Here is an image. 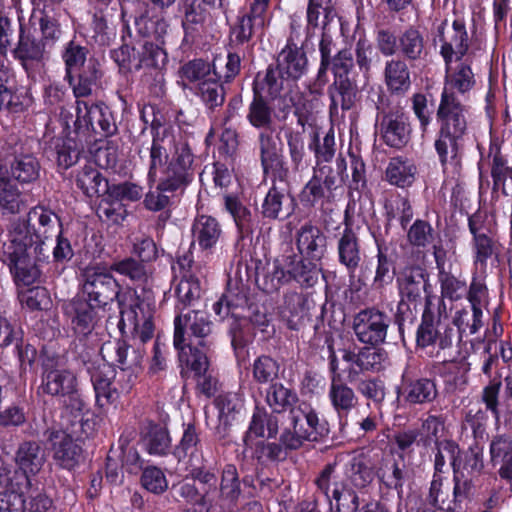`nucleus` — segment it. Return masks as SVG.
<instances>
[{
  "label": "nucleus",
  "instance_id": "nucleus-38",
  "mask_svg": "<svg viewBox=\"0 0 512 512\" xmlns=\"http://www.w3.org/2000/svg\"><path fill=\"white\" fill-rule=\"evenodd\" d=\"M214 405L218 411L219 426L223 429L236 422L244 408L242 397L236 393L218 395L214 400Z\"/></svg>",
  "mask_w": 512,
  "mask_h": 512
},
{
  "label": "nucleus",
  "instance_id": "nucleus-26",
  "mask_svg": "<svg viewBox=\"0 0 512 512\" xmlns=\"http://www.w3.org/2000/svg\"><path fill=\"white\" fill-rule=\"evenodd\" d=\"M193 243L201 250L211 252L222 238V227L219 221L210 215H198L191 227Z\"/></svg>",
  "mask_w": 512,
  "mask_h": 512
},
{
  "label": "nucleus",
  "instance_id": "nucleus-40",
  "mask_svg": "<svg viewBox=\"0 0 512 512\" xmlns=\"http://www.w3.org/2000/svg\"><path fill=\"white\" fill-rule=\"evenodd\" d=\"M328 94L331 100V110H337L339 106L343 110H349L355 103L357 88L349 77L334 78L333 84L328 89Z\"/></svg>",
  "mask_w": 512,
  "mask_h": 512
},
{
  "label": "nucleus",
  "instance_id": "nucleus-54",
  "mask_svg": "<svg viewBox=\"0 0 512 512\" xmlns=\"http://www.w3.org/2000/svg\"><path fill=\"white\" fill-rule=\"evenodd\" d=\"M40 165L32 155L16 156L11 163L12 176L19 182L30 183L39 177Z\"/></svg>",
  "mask_w": 512,
  "mask_h": 512
},
{
  "label": "nucleus",
  "instance_id": "nucleus-47",
  "mask_svg": "<svg viewBox=\"0 0 512 512\" xmlns=\"http://www.w3.org/2000/svg\"><path fill=\"white\" fill-rule=\"evenodd\" d=\"M39 25L44 41L52 44L61 37L62 30L59 23L61 16L60 7L57 4H44L39 10Z\"/></svg>",
  "mask_w": 512,
  "mask_h": 512
},
{
  "label": "nucleus",
  "instance_id": "nucleus-63",
  "mask_svg": "<svg viewBox=\"0 0 512 512\" xmlns=\"http://www.w3.org/2000/svg\"><path fill=\"white\" fill-rule=\"evenodd\" d=\"M296 400V394L282 384H272L266 395L268 405L276 413H281L291 407Z\"/></svg>",
  "mask_w": 512,
  "mask_h": 512
},
{
  "label": "nucleus",
  "instance_id": "nucleus-34",
  "mask_svg": "<svg viewBox=\"0 0 512 512\" xmlns=\"http://www.w3.org/2000/svg\"><path fill=\"white\" fill-rule=\"evenodd\" d=\"M100 77L101 72L98 63L93 59H89L82 70L71 77L65 76V79L72 88L75 98L80 100V98L88 97L92 94Z\"/></svg>",
  "mask_w": 512,
  "mask_h": 512
},
{
  "label": "nucleus",
  "instance_id": "nucleus-1",
  "mask_svg": "<svg viewBox=\"0 0 512 512\" xmlns=\"http://www.w3.org/2000/svg\"><path fill=\"white\" fill-rule=\"evenodd\" d=\"M193 162L194 155L185 139H177L166 128L155 129L149 147V183L160 179L161 189H182L193 180Z\"/></svg>",
  "mask_w": 512,
  "mask_h": 512
},
{
  "label": "nucleus",
  "instance_id": "nucleus-18",
  "mask_svg": "<svg viewBox=\"0 0 512 512\" xmlns=\"http://www.w3.org/2000/svg\"><path fill=\"white\" fill-rule=\"evenodd\" d=\"M434 41L441 44L440 54L444 62L463 59L469 47L465 25L459 20L453 21L451 26L446 20L442 21L437 26Z\"/></svg>",
  "mask_w": 512,
  "mask_h": 512
},
{
  "label": "nucleus",
  "instance_id": "nucleus-5",
  "mask_svg": "<svg viewBox=\"0 0 512 512\" xmlns=\"http://www.w3.org/2000/svg\"><path fill=\"white\" fill-rule=\"evenodd\" d=\"M120 321L119 329L122 333H131L146 342L154 333V304L141 298L135 292H126L119 300Z\"/></svg>",
  "mask_w": 512,
  "mask_h": 512
},
{
  "label": "nucleus",
  "instance_id": "nucleus-23",
  "mask_svg": "<svg viewBox=\"0 0 512 512\" xmlns=\"http://www.w3.org/2000/svg\"><path fill=\"white\" fill-rule=\"evenodd\" d=\"M345 227L337 239L338 261L350 274H354L361 263V249L358 235L348 218Z\"/></svg>",
  "mask_w": 512,
  "mask_h": 512
},
{
  "label": "nucleus",
  "instance_id": "nucleus-59",
  "mask_svg": "<svg viewBox=\"0 0 512 512\" xmlns=\"http://www.w3.org/2000/svg\"><path fill=\"white\" fill-rule=\"evenodd\" d=\"M482 309L475 308L471 310L461 309L456 311L453 318V325L457 327L459 336L463 334H475L482 326Z\"/></svg>",
  "mask_w": 512,
  "mask_h": 512
},
{
  "label": "nucleus",
  "instance_id": "nucleus-48",
  "mask_svg": "<svg viewBox=\"0 0 512 512\" xmlns=\"http://www.w3.org/2000/svg\"><path fill=\"white\" fill-rule=\"evenodd\" d=\"M438 391L433 380L420 378L407 383L404 387V398L410 404H425L434 401Z\"/></svg>",
  "mask_w": 512,
  "mask_h": 512
},
{
  "label": "nucleus",
  "instance_id": "nucleus-7",
  "mask_svg": "<svg viewBox=\"0 0 512 512\" xmlns=\"http://www.w3.org/2000/svg\"><path fill=\"white\" fill-rule=\"evenodd\" d=\"M304 261L297 255H287L277 259L273 263V270L266 276L269 283L267 291L277 290L281 285L296 281L301 286L311 287L318 280V268L316 263Z\"/></svg>",
  "mask_w": 512,
  "mask_h": 512
},
{
  "label": "nucleus",
  "instance_id": "nucleus-25",
  "mask_svg": "<svg viewBox=\"0 0 512 512\" xmlns=\"http://www.w3.org/2000/svg\"><path fill=\"white\" fill-rule=\"evenodd\" d=\"M296 246L302 257L320 260L326 248L323 232L311 223H305L296 232Z\"/></svg>",
  "mask_w": 512,
  "mask_h": 512
},
{
  "label": "nucleus",
  "instance_id": "nucleus-39",
  "mask_svg": "<svg viewBox=\"0 0 512 512\" xmlns=\"http://www.w3.org/2000/svg\"><path fill=\"white\" fill-rule=\"evenodd\" d=\"M76 185L87 197H98L108 192V181L93 165H85L76 175Z\"/></svg>",
  "mask_w": 512,
  "mask_h": 512
},
{
  "label": "nucleus",
  "instance_id": "nucleus-49",
  "mask_svg": "<svg viewBox=\"0 0 512 512\" xmlns=\"http://www.w3.org/2000/svg\"><path fill=\"white\" fill-rule=\"evenodd\" d=\"M223 199L225 210L233 217L242 237L251 234L253 231L251 211L235 195L226 194Z\"/></svg>",
  "mask_w": 512,
  "mask_h": 512
},
{
  "label": "nucleus",
  "instance_id": "nucleus-14",
  "mask_svg": "<svg viewBox=\"0 0 512 512\" xmlns=\"http://www.w3.org/2000/svg\"><path fill=\"white\" fill-rule=\"evenodd\" d=\"M62 310L72 330L79 337L90 335L97 326L102 309L80 294L65 301Z\"/></svg>",
  "mask_w": 512,
  "mask_h": 512
},
{
  "label": "nucleus",
  "instance_id": "nucleus-43",
  "mask_svg": "<svg viewBox=\"0 0 512 512\" xmlns=\"http://www.w3.org/2000/svg\"><path fill=\"white\" fill-rule=\"evenodd\" d=\"M435 450L434 475L442 476L443 473L448 471L446 459L450 461L453 473L460 469V448L456 442L453 440H443L435 445Z\"/></svg>",
  "mask_w": 512,
  "mask_h": 512
},
{
  "label": "nucleus",
  "instance_id": "nucleus-46",
  "mask_svg": "<svg viewBox=\"0 0 512 512\" xmlns=\"http://www.w3.org/2000/svg\"><path fill=\"white\" fill-rule=\"evenodd\" d=\"M400 51L409 61H422L428 55L423 35L410 27L399 38Z\"/></svg>",
  "mask_w": 512,
  "mask_h": 512
},
{
  "label": "nucleus",
  "instance_id": "nucleus-44",
  "mask_svg": "<svg viewBox=\"0 0 512 512\" xmlns=\"http://www.w3.org/2000/svg\"><path fill=\"white\" fill-rule=\"evenodd\" d=\"M385 83L392 92L403 93L411 85L410 72L403 60L391 59L386 62L384 69Z\"/></svg>",
  "mask_w": 512,
  "mask_h": 512
},
{
  "label": "nucleus",
  "instance_id": "nucleus-41",
  "mask_svg": "<svg viewBox=\"0 0 512 512\" xmlns=\"http://www.w3.org/2000/svg\"><path fill=\"white\" fill-rule=\"evenodd\" d=\"M246 306L247 297L245 294L229 290L213 304V311L221 319L231 316L235 321H239L245 317Z\"/></svg>",
  "mask_w": 512,
  "mask_h": 512
},
{
  "label": "nucleus",
  "instance_id": "nucleus-58",
  "mask_svg": "<svg viewBox=\"0 0 512 512\" xmlns=\"http://www.w3.org/2000/svg\"><path fill=\"white\" fill-rule=\"evenodd\" d=\"M259 149L261 165L265 173L276 168L280 163V149L277 141L269 133H260Z\"/></svg>",
  "mask_w": 512,
  "mask_h": 512
},
{
  "label": "nucleus",
  "instance_id": "nucleus-17",
  "mask_svg": "<svg viewBox=\"0 0 512 512\" xmlns=\"http://www.w3.org/2000/svg\"><path fill=\"white\" fill-rule=\"evenodd\" d=\"M390 325L389 316L375 308L360 311L354 318L353 330L364 344L378 345L385 341Z\"/></svg>",
  "mask_w": 512,
  "mask_h": 512
},
{
  "label": "nucleus",
  "instance_id": "nucleus-9",
  "mask_svg": "<svg viewBox=\"0 0 512 512\" xmlns=\"http://www.w3.org/2000/svg\"><path fill=\"white\" fill-rule=\"evenodd\" d=\"M431 300L427 298L426 309L417 329L416 342L419 347L432 346L443 352V361L448 360L446 351L452 348L455 330L447 318L434 315L430 310Z\"/></svg>",
  "mask_w": 512,
  "mask_h": 512
},
{
  "label": "nucleus",
  "instance_id": "nucleus-55",
  "mask_svg": "<svg viewBox=\"0 0 512 512\" xmlns=\"http://www.w3.org/2000/svg\"><path fill=\"white\" fill-rule=\"evenodd\" d=\"M288 196L276 187H271L262 203V215L265 218L277 219L282 212L288 216L292 209L288 205Z\"/></svg>",
  "mask_w": 512,
  "mask_h": 512
},
{
  "label": "nucleus",
  "instance_id": "nucleus-29",
  "mask_svg": "<svg viewBox=\"0 0 512 512\" xmlns=\"http://www.w3.org/2000/svg\"><path fill=\"white\" fill-rule=\"evenodd\" d=\"M50 441L53 458L59 466L72 469L78 464L81 448L69 434L64 431H53L50 434Z\"/></svg>",
  "mask_w": 512,
  "mask_h": 512
},
{
  "label": "nucleus",
  "instance_id": "nucleus-10",
  "mask_svg": "<svg viewBox=\"0 0 512 512\" xmlns=\"http://www.w3.org/2000/svg\"><path fill=\"white\" fill-rule=\"evenodd\" d=\"M35 240L34 256L38 261L49 259L50 243L62 230L59 217L42 205L31 208L25 221Z\"/></svg>",
  "mask_w": 512,
  "mask_h": 512
},
{
  "label": "nucleus",
  "instance_id": "nucleus-16",
  "mask_svg": "<svg viewBox=\"0 0 512 512\" xmlns=\"http://www.w3.org/2000/svg\"><path fill=\"white\" fill-rule=\"evenodd\" d=\"M34 247L35 240L24 220H14L0 231V250L7 261L34 255Z\"/></svg>",
  "mask_w": 512,
  "mask_h": 512
},
{
  "label": "nucleus",
  "instance_id": "nucleus-51",
  "mask_svg": "<svg viewBox=\"0 0 512 512\" xmlns=\"http://www.w3.org/2000/svg\"><path fill=\"white\" fill-rule=\"evenodd\" d=\"M346 475L357 488H364L374 479V471L370 461L364 454L353 456L346 466Z\"/></svg>",
  "mask_w": 512,
  "mask_h": 512
},
{
  "label": "nucleus",
  "instance_id": "nucleus-53",
  "mask_svg": "<svg viewBox=\"0 0 512 512\" xmlns=\"http://www.w3.org/2000/svg\"><path fill=\"white\" fill-rule=\"evenodd\" d=\"M217 72V62H214L212 65H210L208 62H205L201 59L189 61L185 63L179 70L182 82H198V84L207 78L217 76Z\"/></svg>",
  "mask_w": 512,
  "mask_h": 512
},
{
  "label": "nucleus",
  "instance_id": "nucleus-37",
  "mask_svg": "<svg viewBox=\"0 0 512 512\" xmlns=\"http://www.w3.org/2000/svg\"><path fill=\"white\" fill-rule=\"evenodd\" d=\"M190 474L200 484L201 512H208L214 505L217 497L219 478L210 470L205 469L202 464L191 465Z\"/></svg>",
  "mask_w": 512,
  "mask_h": 512
},
{
  "label": "nucleus",
  "instance_id": "nucleus-61",
  "mask_svg": "<svg viewBox=\"0 0 512 512\" xmlns=\"http://www.w3.org/2000/svg\"><path fill=\"white\" fill-rule=\"evenodd\" d=\"M335 195H331L325 191V186L321 179L313 171L311 179L306 183L301 192V201L307 205L314 206L318 202H331L334 200Z\"/></svg>",
  "mask_w": 512,
  "mask_h": 512
},
{
  "label": "nucleus",
  "instance_id": "nucleus-21",
  "mask_svg": "<svg viewBox=\"0 0 512 512\" xmlns=\"http://www.w3.org/2000/svg\"><path fill=\"white\" fill-rule=\"evenodd\" d=\"M400 295L399 308L407 303H417L423 291H426L427 278L423 268L419 266L405 267L397 277Z\"/></svg>",
  "mask_w": 512,
  "mask_h": 512
},
{
  "label": "nucleus",
  "instance_id": "nucleus-22",
  "mask_svg": "<svg viewBox=\"0 0 512 512\" xmlns=\"http://www.w3.org/2000/svg\"><path fill=\"white\" fill-rule=\"evenodd\" d=\"M115 377L116 371L108 364L99 365L92 371L91 381L99 407L115 404L119 400L120 391L114 382Z\"/></svg>",
  "mask_w": 512,
  "mask_h": 512
},
{
  "label": "nucleus",
  "instance_id": "nucleus-20",
  "mask_svg": "<svg viewBox=\"0 0 512 512\" xmlns=\"http://www.w3.org/2000/svg\"><path fill=\"white\" fill-rule=\"evenodd\" d=\"M380 134L390 147L402 148L410 138L411 127L408 117L401 111H390L380 121Z\"/></svg>",
  "mask_w": 512,
  "mask_h": 512
},
{
  "label": "nucleus",
  "instance_id": "nucleus-19",
  "mask_svg": "<svg viewBox=\"0 0 512 512\" xmlns=\"http://www.w3.org/2000/svg\"><path fill=\"white\" fill-rule=\"evenodd\" d=\"M269 0H253L247 13L238 18L231 30V41L244 44L251 40L254 33L265 26Z\"/></svg>",
  "mask_w": 512,
  "mask_h": 512
},
{
  "label": "nucleus",
  "instance_id": "nucleus-27",
  "mask_svg": "<svg viewBox=\"0 0 512 512\" xmlns=\"http://www.w3.org/2000/svg\"><path fill=\"white\" fill-rule=\"evenodd\" d=\"M27 207L25 196L17 184L8 176L6 167L0 165V213L2 215H16Z\"/></svg>",
  "mask_w": 512,
  "mask_h": 512
},
{
  "label": "nucleus",
  "instance_id": "nucleus-62",
  "mask_svg": "<svg viewBox=\"0 0 512 512\" xmlns=\"http://www.w3.org/2000/svg\"><path fill=\"white\" fill-rule=\"evenodd\" d=\"M255 95L249 106L247 118L256 128H267L272 124V109L254 88Z\"/></svg>",
  "mask_w": 512,
  "mask_h": 512
},
{
  "label": "nucleus",
  "instance_id": "nucleus-11",
  "mask_svg": "<svg viewBox=\"0 0 512 512\" xmlns=\"http://www.w3.org/2000/svg\"><path fill=\"white\" fill-rule=\"evenodd\" d=\"M317 491L329 503L330 512H356L359 500L356 492L335 475V465L328 464L315 479Z\"/></svg>",
  "mask_w": 512,
  "mask_h": 512
},
{
  "label": "nucleus",
  "instance_id": "nucleus-60",
  "mask_svg": "<svg viewBox=\"0 0 512 512\" xmlns=\"http://www.w3.org/2000/svg\"><path fill=\"white\" fill-rule=\"evenodd\" d=\"M285 137L293 169L295 171L305 169L307 164L305 161L304 131L287 130Z\"/></svg>",
  "mask_w": 512,
  "mask_h": 512
},
{
  "label": "nucleus",
  "instance_id": "nucleus-33",
  "mask_svg": "<svg viewBox=\"0 0 512 512\" xmlns=\"http://www.w3.org/2000/svg\"><path fill=\"white\" fill-rule=\"evenodd\" d=\"M328 397L340 418L346 417L358 402L355 392L342 381L340 375L331 376Z\"/></svg>",
  "mask_w": 512,
  "mask_h": 512
},
{
  "label": "nucleus",
  "instance_id": "nucleus-12",
  "mask_svg": "<svg viewBox=\"0 0 512 512\" xmlns=\"http://www.w3.org/2000/svg\"><path fill=\"white\" fill-rule=\"evenodd\" d=\"M173 270L175 278L179 279L174 289L178 301L176 308L181 309L180 305L185 308L200 297L199 275L201 274V266L196 264L192 254L187 252L178 257Z\"/></svg>",
  "mask_w": 512,
  "mask_h": 512
},
{
  "label": "nucleus",
  "instance_id": "nucleus-13",
  "mask_svg": "<svg viewBox=\"0 0 512 512\" xmlns=\"http://www.w3.org/2000/svg\"><path fill=\"white\" fill-rule=\"evenodd\" d=\"M81 296L86 297L101 309L114 299L118 301L124 293L113 276L101 267L87 268Z\"/></svg>",
  "mask_w": 512,
  "mask_h": 512
},
{
  "label": "nucleus",
  "instance_id": "nucleus-52",
  "mask_svg": "<svg viewBox=\"0 0 512 512\" xmlns=\"http://www.w3.org/2000/svg\"><path fill=\"white\" fill-rule=\"evenodd\" d=\"M143 446L150 455L164 456L171 449V437L168 430L160 425L149 426L143 436Z\"/></svg>",
  "mask_w": 512,
  "mask_h": 512
},
{
  "label": "nucleus",
  "instance_id": "nucleus-3",
  "mask_svg": "<svg viewBox=\"0 0 512 512\" xmlns=\"http://www.w3.org/2000/svg\"><path fill=\"white\" fill-rule=\"evenodd\" d=\"M439 126L434 143L443 172L451 176L461 169V143L468 130L466 115L436 111Z\"/></svg>",
  "mask_w": 512,
  "mask_h": 512
},
{
  "label": "nucleus",
  "instance_id": "nucleus-64",
  "mask_svg": "<svg viewBox=\"0 0 512 512\" xmlns=\"http://www.w3.org/2000/svg\"><path fill=\"white\" fill-rule=\"evenodd\" d=\"M20 485L19 481L14 485L11 479L7 489L0 493V512L24 511L25 500Z\"/></svg>",
  "mask_w": 512,
  "mask_h": 512
},
{
  "label": "nucleus",
  "instance_id": "nucleus-50",
  "mask_svg": "<svg viewBox=\"0 0 512 512\" xmlns=\"http://www.w3.org/2000/svg\"><path fill=\"white\" fill-rule=\"evenodd\" d=\"M416 166L409 160L400 157L392 158L386 168V178L398 187L410 186L415 179Z\"/></svg>",
  "mask_w": 512,
  "mask_h": 512
},
{
  "label": "nucleus",
  "instance_id": "nucleus-6",
  "mask_svg": "<svg viewBox=\"0 0 512 512\" xmlns=\"http://www.w3.org/2000/svg\"><path fill=\"white\" fill-rule=\"evenodd\" d=\"M289 419L290 427L280 438L282 444L289 449L299 448L304 441H317L326 431L316 411L307 403L292 407Z\"/></svg>",
  "mask_w": 512,
  "mask_h": 512
},
{
  "label": "nucleus",
  "instance_id": "nucleus-56",
  "mask_svg": "<svg viewBox=\"0 0 512 512\" xmlns=\"http://www.w3.org/2000/svg\"><path fill=\"white\" fill-rule=\"evenodd\" d=\"M87 53L88 50L86 47H83L74 41L67 43L62 53L66 77H71L86 66L88 62Z\"/></svg>",
  "mask_w": 512,
  "mask_h": 512
},
{
  "label": "nucleus",
  "instance_id": "nucleus-24",
  "mask_svg": "<svg viewBox=\"0 0 512 512\" xmlns=\"http://www.w3.org/2000/svg\"><path fill=\"white\" fill-rule=\"evenodd\" d=\"M217 497L214 505L226 510H233L240 498L241 487L237 468L233 464L224 466L218 482Z\"/></svg>",
  "mask_w": 512,
  "mask_h": 512
},
{
  "label": "nucleus",
  "instance_id": "nucleus-15",
  "mask_svg": "<svg viewBox=\"0 0 512 512\" xmlns=\"http://www.w3.org/2000/svg\"><path fill=\"white\" fill-rule=\"evenodd\" d=\"M75 126L78 130H91L105 135H111L116 131L109 108L102 102L90 100H76Z\"/></svg>",
  "mask_w": 512,
  "mask_h": 512
},
{
  "label": "nucleus",
  "instance_id": "nucleus-45",
  "mask_svg": "<svg viewBox=\"0 0 512 512\" xmlns=\"http://www.w3.org/2000/svg\"><path fill=\"white\" fill-rule=\"evenodd\" d=\"M222 81V76L217 73V76L207 78L198 84L197 95L210 111L221 107L225 101L226 93Z\"/></svg>",
  "mask_w": 512,
  "mask_h": 512
},
{
  "label": "nucleus",
  "instance_id": "nucleus-36",
  "mask_svg": "<svg viewBox=\"0 0 512 512\" xmlns=\"http://www.w3.org/2000/svg\"><path fill=\"white\" fill-rule=\"evenodd\" d=\"M491 463L500 464L498 473L502 479L512 480V439L506 435L493 437L490 443Z\"/></svg>",
  "mask_w": 512,
  "mask_h": 512
},
{
  "label": "nucleus",
  "instance_id": "nucleus-28",
  "mask_svg": "<svg viewBox=\"0 0 512 512\" xmlns=\"http://www.w3.org/2000/svg\"><path fill=\"white\" fill-rule=\"evenodd\" d=\"M342 358L355 365L360 372H379L388 364L387 352L378 347H363L356 354L343 350Z\"/></svg>",
  "mask_w": 512,
  "mask_h": 512
},
{
  "label": "nucleus",
  "instance_id": "nucleus-57",
  "mask_svg": "<svg viewBox=\"0 0 512 512\" xmlns=\"http://www.w3.org/2000/svg\"><path fill=\"white\" fill-rule=\"evenodd\" d=\"M115 353L120 369L142 371L144 353L141 349L132 347L124 341H118L115 346Z\"/></svg>",
  "mask_w": 512,
  "mask_h": 512
},
{
  "label": "nucleus",
  "instance_id": "nucleus-32",
  "mask_svg": "<svg viewBox=\"0 0 512 512\" xmlns=\"http://www.w3.org/2000/svg\"><path fill=\"white\" fill-rule=\"evenodd\" d=\"M15 59L19 60L25 70L42 61L45 53L44 43L20 28L16 47L12 51Z\"/></svg>",
  "mask_w": 512,
  "mask_h": 512
},
{
  "label": "nucleus",
  "instance_id": "nucleus-4",
  "mask_svg": "<svg viewBox=\"0 0 512 512\" xmlns=\"http://www.w3.org/2000/svg\"><path fill=\"white\" fill-rule=\"evenodd\" d=\"M475 84V75L467 60L445 62V77L437 111L466 115L464 100Z\"/></svg>",
  "mask_w": 512,
  "mask_h": 512
},
{
  "label": "nucleus",
  "instance_id": "nucleus-8",
  "mask_svg": "<svg viewBox=\"0 0 512 512\" xmlns=\"http://www.w3.org/2000/svg\"><path fill=\"white\" fill-rule=\"evenodd\" d=\"M39 390L50 396L68 398L72 410L82 411L85 407L78 393L75 373L57 364H44Z\"/></svg>",
  "mask_w": 512,
  "mask_h": 512
},
{
  "label": "nucleus",
  "instance_id": "nucleus-42",
  "mask_svg": "<svg viewBox=\"0 0 512 512\" xmlns=\"http://www.w3.org/2000/svg\"><path fill=\"white\" fill-rule=\"evenodd\" d=\"M9 267L17 285L30 286L38 281L41 271L33 254L10 260Z\"/></svg>",
  "mask_w": 512,
  "mask_h": 512
},
{
  "label": "nucleus",
  "instance_id": "nucleus-30",
  "mask_svg": "<svg viewBox=\"0 0 512 512\" xmlns=\"http://www.w3.org/2000/svg\"><path fill=\"white\" fill-rule=\"evenodd\" d=\"M44 454L40 446L36 442H25L23 443L16 455V462L22 471V474L15 473L13 479L22 484L25 482L29 483L28 475H34L38 473L44 464Z\"/></svg>",
  "mask_w": 512,
  "mask_h": 512
},
{
  "label": "nucleus",
  "instance_id": "nucleus-2",
  "mask_svg": "<svg viewBox=\"0 0 512 512\" xmlns=\"http://www.w3.org/2000/svg\"><path fill=\"white\" fill-rule=\"evenodd\" d=\"M211 331L212 324L202 311L192 310L175 317L174 347L178 350L180 362L186 364L196 374H201L208 369L207 356L197 347H206L210 344L208 337Z\"/></svg>",
  "mask_w": 512,
  "mask_h": 512
},
{
  "label": "nucleus",
  "instance_id": "nucleus-31",
  "mask_svg": "<svg viewBox=\"0 0 512 512\" xmlns=\"http://www.w3.org/2000/svg\"><path fill=\"white\" fill-rule=\"evenodd\" d=\"M173 454L179 462H184L187 466L203 463L199 433L195 425L189 423L184 426L183 435Z\"/></svg>",
  "mask_w": 512,
  "mask_h": 512
},
{
  "label": "nucleus",
  "instance_id": "nucleus-35",
  "mask_svg": "<svg viewBox=\"0 0 512 512\" xmlns=\"http://www.w3.org/2000/svg\"><path fill=\"white\" fill-rule=\"evenodd\" d=\"M307 59L304 52L295 44H287L279 53L277 66L292 82L298 80L306 70Z\"/></svg>",
  "mask_w": 512,
  "mask_h": 512
}]
</instances>
